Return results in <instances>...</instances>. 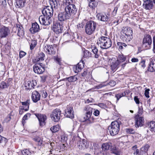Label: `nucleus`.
Here are the masks:
<instances>
[{
    "instance_id": "obj_1",
    "label": "nucleus",
    "mask_w": 155,
    "mask_h": 155,
    "mask_svg": "<svg viewBox=\"0 0 155 155\" xmlns=\"http://www.w3.org/2000/svg\"><path fill=\"white\" fill-rule=\"evenodd\" d=\"M121 124L120 121H115L111 123V125L108 127V130L110 135L114 136L118 133Z\"/></svg>"
},
{
    "instance_id": "obj_2",
    "label": "nucleus",
    "mask_w": 155,
    "mask_h": 155,
    "mask_svg": "<svg viewBox=\"0 0 155 155\" xmlns=\"http://www.w3.org/2000/svg\"><path fill=\"white\" fill-rule=\"evenodd\" d=\"M77 9L74 4L69 1L66 2V6L65 8V11L72 18L77 12Z\"/></svg>"
},
{
    "instance_id": "obj_3",
    "label": "nucleus",
    "mask_w": 155,
    "mask_h": 155,
    "mask_svg": "<svg viewBox=\"0 0 155 155\" xmlns=\"http://www.w3.org/2000/svg\"><path fill=\"white\" fill-rule=\"evenodd\" d=\"M97 23L94 21L87 22L85 25V32L86 34L90 35L93 34L96 28Z\"/></svg>"
},
{
    "instance_id": "obj_4",
    "label": "nucleus",
    "mask_w": 155,
    "mask_h": 155,
    "mask_svg": "<svg viewBox=\"0 0 155 155\" xmlns=\"http://www.w3.org/2000/svg\"><path fill=\"white\" fill-rule=\"evenodd\" d=\"M98 43L99 44L101 48L104 49H107L111 46V40L106 37L102 36L99 38Z\"/></svg>"
},
{
    "instance_id": "obj_5",
    "label": "nucleus",
    "mask_w": 155,
    "mask_h": 155,
    "mask_svg": "<svg viewBox=\"0 0 155 155\" xmlns=\"http://www.w3.org/2000/svg\"><path fill=\"white\" fill-rule=\"evenodd\" d=\"M152 43V39L150 35L148 34H145L143 38L142 46L146 49L150 48Z\"/></svg>"
},
{
    "instance_id": "obj_6",
    "label": "nucleus",
    "mask_w": 155,
    "mask_h": 155,
    "mask_svg": "<svg viewBox=\"0 0 155 155\" xmlns=\"http://www.w3.org/2000/svg\"><path fill=\"white\" fill-rule=\"evenodd\" d=\"M35 64L33 66L34 71L38 74H42L45 70L44 65L40 62Z\"/></svg>"
},
{
    "instance_id": "obj_7",
    "label": "nucleus",
    "mask_w": 155,
    "mask_h": 155,
    "mask_svg": "<svg viewBox=\"0 0 155 155\" xmlns=\"http://www.w3.org/2000/svg\"><path fill=\"white\" fill-rule=\"evenodd\" d=\"M128 32L124 33L121 36V38L123 41L126 42H129L132 38V35L133 34L132 30L130 28H128L127 29Z\"/></svg>"
},
{
    "instance_id": "obj_8",
    "label": "nucleus",
    "mask_w": 155,
    "mask_h": 155,
    "mask_svg": "<svg viewBox=\"0 0 155 155\" xmlns=\"http://www.w3.org/2000/svg\"><path fill=\"white\" fill-rule=\"evenodd\" d=\"M61 111L59 109H56L54 110L51 114V117L52 120L55 122L58 121L61 117Z\"/></svg>"
},
{
    "instance_id": "obj_9",
    "label": "nucleus",
    "mask_w": 155,
    "mask_h": 155,
    "mask_svg": "<svg viewBox=\"0 0 155 155\" xmlns=\"http://www.w3.org/2000/svg\"><path fill=\"white\" fill-rule=\"evenodd\" d=\"M52 30L55 33L58 34L61 33L63 31V26L58 22L54 23L52 27Z\"/></svg>"
},
{
    "instance_id": "obj_10",
    "label": "nucleus",
    "mask_w": 155,
    "mask_h": 155,
    "mask_svg": "<svg viewBox=\"0 0 155 155\" xmlns=\"http://www.w3.org/2000/svg\"><path fill=\"white\" fill-rule=\"evenodd\" d=\"M77 139L78 141L77 143V147L80 149L87 148L89 146V143L85 139L81 140L78 137Z\"/></svg>"
},
{
    "instance_id": "obj_11",
    "label": "nucleus",
    "mask_w": 155,
    "mask_h": 155,
    "mask_svg": "<svg viewBox=\"0 0 155 155\" xmlns=\"http://www.w3.org/2000/svg\"><path fill=\"white\" fill-rule=\"evenodd\" d=\"M64 111V115L65 117L71 119L74 118L73 108L72 107L67 105Z\"/></svg>"
},
{
    "instance_id": "obj_12",
    "label": "nucleus",
    "mask_w": 155,
    "mask_h": 155,
    "mask_svg": "<svg viewBox=\"0 0 155 155\" xmlns=\"http://www.w3.org/2000/svg\"><path fill=\"white\" fill-rule=\"evenodd\" d=\"M51 18L47 16L41 15L39 17V20L41 24L45 25H48L51 22Z\"/></svg>"
},
{
    "instance_id": "obj_13",
    "label": "nucleus",
    "mask_w": 155,
    "mask_h": 155,
    "mask_svg": "<svg viewBox=\"0 0 155 155\" xmlns=\"http://www.w3.org/2000/svg\"><path fill=\"white\" fill-rule=\"evenodd\" d=\"M43 15L51 18L53 15V8L49 6H47L42 10Z\"/></svg>"
},
{
    "instance_id": "obj_14",
    "label": "nucleus",
    "mask_w": 155,
    "mask_h": 155,
    "mask_svg": "<svg viewBox=\"0 0 155 155\" xmlns=\"http://www.w3.org/2000/svg\"><path fill=\"white\" fill-rule=\"evenodd\" d=\"M71 18L69 15L65 11L59 13L58 16V19L59 21L62 22Z\"/></svg>"
},
{
    "instance_id": "obj_15",
    "label": "nucleus",
    "mask_w": 155,
    "mask_h": 155,
    "mask_svg": "<svg viewBox=\"0 0 155 155\" xmlns=\"http://www.w3.org/2000/svg\"><path fill=\"white\" fill-rule=\"evenodd\" d=\"M9 32L8 28L4 26L0 27V38H6Z\"/></svg>"
},
{
    "instance_id": "obj_16",
    "label": "nucleus",
    "mask_w": 155,
    "mask_h": 155,
    "mask_svg": "<svg viewBox=\"0 0 155 155\" xmlns=\"http://www.w3.org/2000/svg\"><path fill=\"white\" fill-rule=\"evenodd\" d=\"M35 116L38 118L39 122L40 125L42 126L45 125V121L47 119V116L45 114H35Z\"/></svg>"
},
{
    "instance_id": "obj_17",
    "label": "nucleus",
    "mask_w": 155,
    "mask_h": 155,
    "mask_svg": "<svg viewBox=\"0 0 155 155\" xmlns=\"http://www.w3.org/2000/svg\"><path fill=\"white\" fill-rule=\"evenodd\" d=\"M12 81L11 78L7 79L0 83V87L2 89L8 88L12 85Z\"/></svg>"
},
{
    "instance_id": "obj_18",
    "label": "nucleus",
    "mask_w": 155,
    "mask_h": 155,
    "mask_svg": "<svg viewBox=\"0 0 155 155\" xmlns=\"http://www.w3.org/2000/svg\"><path fill=\"white\" fill-rule=\"evenodd\" d=\"M31 98L34 102L36 103L40 100L41 95L37 91H34L31 94Z\"/></svg>"
},
{
    "instance_id": "obj_19",
    "label": "nucleus",
    "mask_w": 155,
    "mask_h": 155,
    "mask_svg": "<svg viewBox=\"0 0 155 155\" xmlns=\"http://www.w3.org/2000/svg\"><path fill=\"white\" fill-rule=\"evenodd\" d=\"M45 54L42 52L38 53V55L33 60L34 63H38V62L42 61L44 60Z\"/></svg>"
},
{
    "instance_id": "obj_20",
    "label": "nucleus",
    "mask_w": 155,
    "mask_h": 155,
    "mask_svg": "<svg viewBox=\"0 0 155 155\" xmlns=\"http://www.w3.org/2000/svg\"><path fill=\"white\" fill-rule=\"evenodd\" d=\"M44 50L48 54L50 55H53L55 53L53 47L48 45H46L44 48Z\"/></svg>"
},
{
    "instance_id": "obj_21",
    "label": "nucleus",
    "mask_w": 155,
    "mask_h": 155,
    "mask_svg": "<svg viewBox=\"0 0 155 155\" xmlns=\"http://www.w3.org/2000/svg\"><path fill=\"white\" fill-rule=\"evenodd\" d=\"M153 6V2L150 0H146L144 1L143 6L146 10H150L152 8Z\"/></svg>"
},
{
    "instance_id": "obj_22",
    "label": "nucleus",
    "mask_w": 155,
    "mask_h": 155,
    "mask_svg": "<svg viewBox=\"0 0 155 155\" xmlns=\"http://www.w3.org/2000/svg\"><path fill=\"white\" fill-rule=\"evenodd\" d=\"M86 109L87 110L86 115L84 117V120L83 121L91 119V117L92 113V108L90 106H87Z\"/></svg>"
},
{
    "instance_id": "obj_23",
    "label": "nucleus",
    "mask_w": 155,
    "mask_h": 155,
    "mask_svg": "<svg viewBox=\"0 0 155 155\" xmlns=\"http://www.w3.org/2000/svg\"><path fill=\"white\" fill-rule=\"evenodd\" d=\"M97 17L98 20L103 21H107L109 18L108 14L106 15L100 13L97 14Z\"/></svg>"
},
{
    "instance_id": "obj_24",
    "label": "nucleus",
    "mask_w": 155,
    "mask_h": 155,
    "mask_svg": "<svg viewBox=\"0 0 155 155\" xmlns=\"http://www.w3.org/2000/svg\"><path fill=\"white\" fill-rule=\"evenodd\" d=\"M144 123V118L143 117H136L135 118V127H138L140 126H142Z\"/></svg>"
},
{
    "instance_id": "obj_25",
    "label": "nucleus",
    "mask_w": 155,
    "mask_h": 155,
    "mask_svg": "<svg viewBox=\"0 0 155 155\" xmlns=\"http://www.w3.org/2000/svg\"><path fill=\"white\" fill-rule=\"evenodd\" d=\"M39 29V25L36 22H35L32 24V27L30 28V30L31 33L34 34L38 32Z\"/></svg>"
},
{
    "instance_id": "obj_26",
    "label": "nucleus",
    "mask_w": 155,
    "mask_h": 155,
    "mask_svg": "<svg viewBox=\"0 0 155 155\" xmlns=\"http://www.w3.org/2000/svg\"><path fill=\"white\" fill-rule=\"evenodd\" d=\"M14 28H16L17 31L18 35L20 37L23 36L24 35V32L23 27L19 24H17L16 27H15Z\"/></svg>"
},
{
    "instance_id": "obj_27",
    "label": "nucleus",
    "mask_w": 155,
    "mask_h": 155,
    "mask_svg": "<svg viewBox=\"0 0 155 155\" xmlns=\"http://www.w3.org/2000/svg\"><path fill=\"white\" fill-rule=\"evenodd\" d=\"M50 3L51 8L55 9H57L60 6L58 0H51Z\"/></svg>"
},
{
    "instance_id": "obj_28",
    "label": "nucleus",
    "mask_w": 155,
    "mask_h": 155,
    "mask_svg": "<svg viewBox=\"0 0 155 155\" xmlns=\"http://www.w3.org/2000/svg\"><path fill=\"white\" fill-rule=\"evenodd\" d=\"M112 144L111 143H106L102 145L101 148L103 151H106L111 148Z\"/></svg>"
},
{
    "instance_id": "obj_29",
    "label": "nucleus",
    "mask_w": 155,
    "mask_h": 155,
    "mask_svg": "<svg viewBox=\"0 0 155 155\" xmlns=\"http://www.w3.org/2000/svg\"><path fill=\"white\" fill-rule=\"evenodd\" d=\"M148 70L151 72L155 71V59H152L150 61Z\"/></svg>"
},
{
    "instance_id": "obj_30",
    "label": "nucleus",
    "mask_w": 155,
    "mask_h": 155,
    "mask_svg": "<svg viewBox=\"0 0 155 155\" xmlns=\"http://www.w3.org/2000/svg\"><path fill=\"white\" fill-rule=\"evenodd\" d=\"M25 0H16L15 6L17 8H21L24 6Z\"/></svg>"
},
{
    "instance_id": "obj_31",
    "label": "nucleus",
    "mask_w": 155,
    "mask_h": 155,
    "mask_svg": "<svg viewBox=\"0 0 155 155\" xmlns=\"http://www.w3.org/2000/svg\"><path fill=\"white\" fill-rule=\"evenodd\" d=\"M21 103L22 105L23 106L21 107L23 108V109H24L25 111H28L29 109L30 100H27L26 101L22 102Z\"/></svg>"
},
{
    "instance_id": "obj_32",
    "label": "nucleus",
    "mask_w": 155,
    "mask_h": 155,
    "mask_svg": "<svg viewBox=\"0 0 155 155\" xmlns=\"http://www.w3.org/2000/svg\"><path fill=\"white\" fill-rule=\"evenodd\" d=\"M84 67L83 63L82 62H80L75 67V70H74V72L76 73H78L81 71V70Z\"/></svg>"
},
{
    "instance_id": "obj_33",
    "label": "nucleus",
    "mask_w": 155,
    "mask_h": 155,
    "mask_svg": "<svg viewBox=\"0 0 155 155\" xmlns=\"http://www.w3.org/2000/svg\"><path fill=\"white\" fill-rule=\"evenodd\" d=\"M33 80L28 81L25 83V87L26 90H30L33 88Z\"/></svg>"
},
{
    "instance_id": "obj_34",
    "label": "nucleus",
    "mask_w": 155,
    "mask_h": 155,
    "mask_svg": "<svg viewBox=\"0 0 155 155\" xmlns=\"http://www.w3.org/2000/svg\"><path fill=\"white\" fill-rule=\"evenodd\" d=\"M149 147V146L148 144H146L142 147L140 149V155H143L145 154L148 151Z\"/></svg>"
},
{
    "instance_id": "obj_35",
    "label": "nucleus",
    "mask_w": 155,
    "mask_h": 155,
    "mask_svg": "<svg viewBox=\"0 0 155 155\" xmlns=\"http://www.w3.org/2000/svg\"><path fill=\"white\" fill-rule=\"evenodd\" d=\"M77 80V78L76 75H74L72 76L66 78L62 79L61 81H67L68 80L69 82H74Z\"/></svg>"
},
{
    "instance_id": "obj_36",
    "label": "nucleus",
    "mask_w": 155,
    "mask_h": 155,
    "mask_svg": "<svg viewBox=\"0 0 155 155\" xmlns=\"http://www.w3.org/2000/svg\"><path fill=\"white\" fill-rule=\"evenodd\" d=\"M89 2V6L92 9H94L97 5V3L95 0H88Z\"/></svg>"
},
{
    "instance_id": "obj_37",
    "label": "nucleus",
    "mask_w": 155,
    "mask_h": 155,
    "mask_svg": "<svg viewBox=\"0 0 155 155\" xmlns=\"http://www.w3.org/2000/svg\"><path fill=\"white\" fill-rule=\"evenodd\" d=\"M120 64V62L118 60H115V62H112L111 65V68L112 70L114 71L116 69H117L118 68V66Z\"/></svg>"
},
{
    "instance_id": "obj_38",
    "label": "nucleus",
    "mask_w": 155,
    "mask_h": 155,
    "mask_svg": "<svg viewBox=\"0 0 155 155\" xmlns=\"http://www.w3.org/2000/svg\"><path fill=\"white\" fill-rule=\"evenodd\" d=\"M91 48L93 53L95 54V58H98L99 56V54L98 53L97 48L95 46H93Z\"/></svg>"
},
{
    "instance_id": "obj_39",
    "label": "nucleus",
    "mask_w": 155,
    "mask_h": 155,
    "mask_svg": "<svg viewBox=\"0 0 155 155\" xmlns=\"http://www.w3.org/2000/svg\"><path fill=\"white\" fill-rule=\"evenodd\" d=\"M149 126L151 131L155 132V121H151L149 124Z\"/></svg>"
},
{
    "instance_id": "obj_40",
    "label": "nucleus",
    "mask_w": 155,
    "mask_h": 155,
    "mask_svg": "<svg viewBox=\"0 0 155 155\" xmlns=\"http://www.w3.org/2000/svg\"><path fill=\"white\" fill-rule=\"evenodd\" d=\"M126 56H125L121 54L119 55L118 59L117 60H118L120 62V61L121 62H123L126 60Z\"/></svg>"
},
{
    "instance_id": "obj_41",
    "label": "nucleus",
    "mask_w": 155,
    "mask_h": 155,
    "mask_svg": "<svg viewBox=\"0 0 155 155\" xmlns=\"http://www.w3.org/2000/svg\"><path fill=\"white\" fill-rule=\"evenodd\" d=\"M127 45L124 43L118 42L117 43V47L119 49L121 50L124 47H125Z\"/></svg>"
},
{
    "instance_id": "obj_42",
    "label": "nucleus",
    "mask_w": 155,
    "mask_h": 155,
    "mask_svg": "<svg viewBox=\"0 0 155 155\" xmlns=\"http://www.w3.org/2000/svg\"><path fill=\"white\" fill-rule=\"evenodd\" d=\"M60 129L59 126L56 125L51 127L50 130L53 133H55L58 131Z\"/></svg>"
},
{
    "instance_id": "obj_43",
    "label": "nucleus",
    "mask_w": 155,
    "mask_h": 155,
    "mask_svg": "<svg viewBox=\"0 0 155 155\" xmlns=\"http://www.w3.org/2000/svg\"><path fill=\"white\" fill-rule=\"evenodd\" d=\"M21 153L23 155H30L34 152H31L28 149H25L21 151Z\"/></svg>"
},
{
    "instance_id": "obj_44",
    "label": "nucleus",
    "mask_w": 155,
    "mask_h": 155,
    "mask_svg": "<svg viewBox=\"0 0 155 155\" xmlns=\"http://www.w3.org/2000/svg\"><path fill=\"white\" fill-rule=\"evenodd\" d=\"M63 38L66 40L65 41H67L71 39V35L68 32L65 33L63 35Z\"/></svg>"
},
{
    "instance_id": "obj_45",
    "label": "nucleus",
    "mask_w": 155,
    "mask_h": 155,
    "mask_svg": "<svg viewBox=\"0 0 155 155\" xmlns=\"http://www.w3.org/2000/svg\"><path fill=\"white\" fill-rule=\"evenodd\" d=\"M37 44V42L36 40H32L31 41L30 46V49L31 50L33 49L36 45Z\"/></svg>"
},
{
    "instance_id": "obj_46",
    "label": "nucleus",
    "mask_w": 155,
    "mask_h": 155,
    "mask_svg": "<svg viewBox=\"0 0 155 155\" xmlns=\"http://www.w3.org/2000/svg\"><path fill=\"white\" fill-rule=\"evenodd\" d=\"M91 53L87 50H85L84 52L83 57L84 58H88L91 57Z\"/></svg>"
},
{
    "instance_id": "obj_47",
    "label": "nucleus",
    "mask_w": 155,
    "mask_h": 155,
    "mask_svg": "<svg viewBox=\"0 0 155 155\" xmlns=\"http://www.w3.org/2000/svg\"><path fill=\"white\" fill-rule=\"evenodd\" d=\"M125 131L127 133L129 134H134L135 133V130L131 128H126Z\"/></svg>"
},
{
    "instance_id": "obj_48",
    "label": "nucleus",
    "mask_w": 155,
    "mask_h": 155,
    "mask_svg": "<svg viewBox=\"0 0 155 155\" xmlns=\"http://www.w3.org/2000/svg\"><path fill=\"white\" fill-rule=\"evenodd\" d=\"M34 140L38 142V145H41L42 143V140L41 138L38 137H37L34 138Z\"/></svg>"
},
{
    "instance_id": "obj_49",
    "label": "nucleus",
    "mask_w": 155,
    "mask_h": 155,
    "mask_svg": "<svg viewBox=\"0 0 155 155\" xmlns=\"http://www.w3.org/2000/svg\"><path fill=\"white\" fill-rule=\"evenodd\" d=\"M150 91V89L149 88H145V91L144 92V95L147 98H149L150 97V96L149 95V91Z\"/></svg>"
},
{
    "instance_id": "obj_50",
    "label": "nucleus",
    "mask_w": 155,
    "mask_h": 155,
    "mask_svg": "<svg viewBox=\"0 0 155 155\" xmlns=\"http://www.w3.org/2000/svg\"><path fill=\"white\" fill-rule=\"evenodd\" d=\"M54 61L56 63L60 65L61 64V60L60 58L58 57H54Z\"/></svg>"
},
{
    "instance_id": "obj_51",
    "label": "nucleus",
    "mask_w": 155,
    "mask_h": 155,
    "mask_svg": "<svg viewBox=\"0 0 155 155\" xmlns=\"http://www.w3.org/2000/svg\"><path fill=\"white\" fill-rule=\"evenodd\" d=\"M7 141V139L5 138L2 137L0 140V143L5 144L6 143Z\"/></svg>"
},
{
    "instance_id": "obj_52",
    "label": "nucleus",
    "mask_w": 155,
    "mask_h": 155,
    "mask_svg": "<svg viewBox=\"0 0 155 155\" xmlns=\"http://www.w3.org/2000/svg\"><path fill=\"white\" fill-rule=\"evenodd\" d=\"M31 116V114L30 113H28L25 115L23 117L22 120H27L28 117H30Z\"/></svg>"
},
{
    "instance_id": "obj_53",
    "label": "nucleus",
    "mask_w": 155,
    "mask_h": 155,
    "mask_svg": "<svg viewBox=\"0 0 155 155\" xmlns=\"http://www.w3.org/2000/svg\"><path fill=\"white\" fill-rule=\"evenodd\" d=\"M105 86V85H104L103 84H100L98 85L95 86L94 89H98Z\"/></svg>"
},
{
    "instance_id": "obj_54",
    "label": "nucleus",
    "mask_w": 155,
    "mask_h": 155,
    "mask_svg": "<svg viewBox=\"0 0 155 155\" xmlns=\"http://www.w3.org/2000/svg\"><path fill=\"white\" fill-rule=\"evenodd\" d=\"M47 77V75H44L42 76H41L40 78H41V81L42 82H45L46 81Z\"/></svg>"
},
{
    "instance_id": "obj_55",
    "label": "nucleus",
    "mask_w": 155,
    "mask_h": 155,
    "mask_svg": "<svg viewBox=\"0 0 155 155\" xmlns=\"http://www.w3.org/2000/svg\"><path fill=\"white\" fill-rule=\"evenodd\" d=\"M26 54V52L23 51H21L19 53V58H21L25 56Z\"/></svg>"
},
{
    "instance_id": "obj_56",
    "label": "nucleus",
    "mask_w": 155,
    "mask_h": 155,
    "mask_svg": "<svg viewBox=\"0 0 155 155\" xmlns=\"http://www.w3.org/2000/svg\"><path fill=\"white\" fill-rule=\"evenodd\" d=\"M48 96V94L45 91H43L42 92L41 96L44 98H46Z\"/></svg>"
},
{
    "instance_id": "obj_57",
    "label": "nucleus",
    "mask_w": 155,
    "mask_h": 155,
    "mask_svg": "<svg viewBox=\"0 0 155 155\" xmlns=\"http://www.w3.org/2000/svg\"><path fill=\"white\" fill-rule=\"evenodd\" d=\"M139 65L142 68H144L145 66V61L144 60H142L139 64Z\"/></svg>"
},
{
    "instance_id": "obj_58",
    "label": "nucleus",
    "mask_w": 155,
    "mask_h": 155,
    "mask_svg": "<svg viewBox=\"0 0 155 155\" xmlns=\"http://www.w3.org/2000/svg\"><path fill=\"white\" fill-rule=\"evenodd\" d=\"M153 51L154 53H155V36L153 37Z\"/></svg>"
},
{
    "instance_id": "obj_59",
    "label": "nucleus",
    "mask_w": 155,
    "mask_h": 155,
    "mask_svg": "<svg viewBox=\"0 0 155 155\" xmlns=\"http://www.w3.org/2000/svg\"><path fill=\"white\" fill-rule=\"evenodd\" d=\"M118 10V8L117 7H115L114 9V10L112 12V15L114 16L116 15L117 13V12Z\"/></svg>"
},
{
    "instance_id": "obj_60",
    "label": "nucleus",
    "mask_w": 155,
    "mask_h": 155,
    "mask_svg": "<svg viewBox=\"0 0 155 155\" xmlns=\"http://www.w3.org/2000/svg\"><path fill=\"white\" fill-rule=\"evenodd\" d=\"M0 5L4 6L6 5V2L5 0H0Z\"/></svg>"
},
{
    "instance_id": "obj_61",
    "label": "nucleus",
    "mask_w": 155,
    "mask_h": 155,
    "mask_svg": "<svg viewBox=\"0 0 155 155\" xmlns=\"http://www.w3.org/2000/svg\"><path fill=\"white\" fill-rule=\"evenodd\" d=\"M100 114V111L98 110H95L93 113V114L95 116H97Z\"/></svg>"
},
{
    "instance_id": "obj_62",
    "label": "nucleus",
    "mask_w": 155,
    "mask_h": 155,
    "mask_svg": "<svg viewBox=\"0 0 155 155\" xmlns=\"http://www.w3.org/2000/svg\"><path fill=\"white\" fill-rule=\"evenodd\" d=\"M134 99L137 104H138L140 103L139 99L137 96L135 97Z\"/></svg>"
},
{
    "instance_id": "obj_63",
    "label": "nucleus",
    "mask_w": 155,
    "mask_h": 155,
    "mask_svg": "<svg viewBox=\"0 0 155 155\" xmlns=\"http://www.w3.org/2000/svg\"><path fill=\"white\" fill-rule=\"evenodd\" d=\"M98 106L102 108H104L106 107V105L103 103H99Z\"/></svg>"
},
{
    "instance_id": "obj_64",
    "label": "nucleus",
    "mask_w": 155,
    "mask_h": 155,
    "mask_svg": "<svg viewBox=\"0 0 155 155\" xmlns=\"http://www.w3.org/2000/svg\"><path fill=\"white\" fill-rule=\"evenodd\" d=\"M112 152L114 154L116 155H120V153L119 152L117 151L116 150H114L112 151Z\"/></svg>"
}]
</instances>
